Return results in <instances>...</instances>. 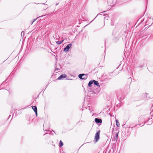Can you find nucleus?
Masks as SVG:
<instances>
[{
    "label": "nucleus",
    "mask_w": 153,
    "mask_h": 153,
    "mask_svg": "<svg viewBox=\"0 0 153 153\" xmlns=\"http://www.w3.org/2000/svg\"><path fill=\"white\" fill-rule=\"evenodd\" d=\"M152 116H151L148 119V120L147 122H145L144 124L142 126H143L145 123H147V125H151L152 123V121L153 120V119H152Z\"/></svg>",
    "instance_id": "nucleus-1"
},
{
    "label": "nucleus",
    "mask_w": 153,
    "mask_h": 153,
    "mask_svg": "<svg viewBox=\"0 0 153 153\" xmlns=\"http://www.w3.org/2000/svg\"><path fill=\"white\" fill-rule=\"evenodd\" d=\"M100 132V130H99L95 134L94 139L95 142H97L99 139Z\"/></svg>",
    "instance_id": "nucleus-2"
},
{
    "label": "nucleus",
    "mask_w": 153,
    "mask_h": 153,
    "mask_svg": "<svg viewBox=\"0 0 153 153\" xmlns=\"http://www.w3.org/2000/svg\"><path fill=\"white\" fill-rule=\"evenodd\" d=\"M72 46L71 44H69L67 45V46L64 48V51L65 52H67L69 50V49Z\"/></svg>",
    "instance_id": "nucleus-3"
},
{
    "label": "nucleus",
    "mask_w": 153,
    "mask_h": 153,
    "mask_svg": "<svg viewBox=\"0 0 153 153\" xmlns=\"http://www.w3.org/2000/svg\"><path fill=\"white\" fill-rule=\"evenodd\" d=\"M94 121L97 123H101L102 122V120L98 118H95Z\"/></svg>",
    "instance_id": "nucleus-4"
},
{
    "label": "nucleus",
    "mask_w": 153,
    "mask_h": 153,
    "mask_svg": "<svg viewBox=\"0 0 153 153\" xmlns=\"http://www.w3.org/2000/svg\"><path fill=\"white\" fill-rule=\"evenodd\" d=\"M66 77V75L65 74H63L61 75L58 78V79L59 80L63 79Z\"/></svg>",
    "instance_id": "nucleus-5"
},
{
    "label": "nucleus",
    "mask_w": 153,
    "mask_h": 153,
    "mask_svg": "<svg viewBox=\"0 0 153 153\" xmlns=\"http://www.w3.org/2000/svg\"><path fill=\"white\" fill-rule=\"evenodd\" d=\"M153 20L152 19H148L147 21H146V24L147 25H149V22H151V23L152 24V22H153Z\"/></svg>",
    "instance_id": "nucleus-6"
},
{
    "label": "nucleus",
    "mask_w": 153,
    "mask_h": 153,
    "mask_svg": "<svg viewBox=\"0 0 153 153\" xmlns=\"http://www.w3.org/2000/svg\"><path fill=\"white\" fill-rule=\"evenodd\" d=\"M94 84L100 87L99 83L97 81H96L95 80H93Z\"/></svg>",
    "instance_id": "nucleus-7"
},
{
    "label": "nucleus",
    "mask_w": 153,
    "mask_h": 153,
    "mask_svg": "<svg viewBox=\"0 0 153 153\" xmlns=\"http://www.w3.org/2000/svg\"><path fill=\"white\" fill-rule=\"evenodd\" d=\"M117 98L120 101L122 100L124 98V96H117Z\"/></svg>",
    "instance_id": "nucleus-8"
},
{
    "label": "nucleus",
    "mask_w": 153,
    "mask_h": 153,
    "mask_svg": "<svg viewBox=\"0 0 153 153\" xmlns=\"http://www.w3.org/2000/svg\"><path fill=\"white\" fill-rule=\"evenodd\" d=\"M87 74H84V75L83 76V77H82V79L83 80H85L87 79Z\"/></svg>",
    "instance_id": "nucleus-9"
},
{
    "label": "nucleus",
    "mask_w": 153,
    "mask_h": 153,
    "mask_svg": "<svg viewBox=\"0 0 153 153\" xmlns=\"http://www.w3.org/2000/svg\"><path fill=\"white\" fill-rule=\"evenodd\" d=\"M93 83V80H91V81H90L88 83V86L89 87H91V85Z\"/></svg>",
    "instance_id": "nucleus-10"
},
{
    "label": "nucleus",
    "mask_w": 153,
    "mask_h": 153,
    "mask_svg": "<svg viewBox=\"0 0 153 153\" xmlns=\"http://www.w3.org/2000/svg\"><path fill=\"white\" fill-rule=\"evenodd\" d=\"M32 108L35 112L37 111V108L36 106H33Z\"/></svg>",
    "instance_id": "nucleus-11"
},
{
    "label": "nucleus",
    "mask_w": 153,
    "mask_h": 153,
    "mask_svg": "<svg viewBox=\"0 0 153 153\" xmlns=\"http://www.w3.org/2000/svg\"><path fill=\"white\" fill-rule=\"evenodd\" d=\"M83 75H84L83 74H79L78 75V77L81 79H82V77Z\"/></svg>",
    "instance_id": "nucleus-12"
},
{
    "label": "nucleus",
    "mask_w": 153,
    "mask_h": 153,
    "mask_svg": "<svg viewBox=\"0 0 153 153\" xmlns=\"http://www.w3.org/2000/svg\"><path fill=\"white\" fill-rule=\"evenodd\" d=\"M63 145V143L61 140H60L59 144V146L60 147H62Z\"/></svg>",
    "instance_id": "nucleus-13"
},
{
    "label": "nucleus",
    "mask_w": 153,
    "mask_h": 153,
    "mask_svg": "<svg viewBox=\"0 0 153 153\" xmlns=\"http://www.w3.org/2000/svg\"><path fill=\"white\" fill-rule=\"evenodd\" d=\"M64 41V40H62V41H58L57 42H56L57 44L58 45H60L61 43H62Z\"/></svg>",
    "instance_id": "nucleus-14"
},
{
    "label": "nucleus",
    "mask_w": 153,
    "mask_h": 153,
    "mask_svg": "<svg viewBox=\"0 0 153 153\" xmlns=\"http://www.w3.org/2000/svg\"><path fill=\"white\" fill-rule=\"evenodd\" d=\"M116 125L117 127H119L120 125V123L119 122V121L118 120H116Z\"/></svg>",
    "instance_id": "nucleus-15"
},
{
    "label": "nucleus",
    "mask_w": 153,
    "mask_h": 153,
    "mask_svg": "<svg viewBox=\"0 0 153 153\" xmlns=\"http://www.w3.org/2000/svg\"><path fill=\"white\" fill-rule=\"evenodd\" d=\"M45 16V15H42V16H39V17H38L37 18H36V19H33V22L32 23V24L37 19V18H39L40 17H42V16Z\"/></svg>",
    "instance_id": "nucleus-16"
},
{
    "label": "nucleus",
    "mask_w": 153,
    "mask_h": 153,
    "mask_svg": "<svg viewBox=\"0 0 153 153\" xmlns=\"http://www.w3.org/2000/svg\"><path fill=\"white\" fill-rule=\"evenodd\" d=\"M90 96H86H86H85V97H84V101H85V100H86V99H90Z\"/></svg>",
    "instance_id": "nucleus-17"
},
{
    "label": "nucleus",
    "mask_w": 153,
    "mask_h": 153,
    "mask_svg": "<svg viewBox=\"0 0 153 153\" xmlns=\"http://www.w3.org/2000/svg\"><path fill=\"white\" fill-rule=\"evenodd\" d=\"M48 125H49V126L48 127V129H45V128H44V131H49V127H50V126H49V124L48 123Z\"/></svg>",
    "instance_id": "nucleus-18"
},
{
    "label": "nucleus",
    "mask_w": 153,
    "mask_h": 153,
    "mask_svg": "<svg viewBox=\"0 0 153 153\" xmlns=\"http://www.w3.org/2000/svg\"><path fill=\"white\" fill-rule=\"evenodd\" d=\"M118 138V137H116V136L114 138V140H112V141H116L117 140V139Z\"/></svg>",
    "instance_id": "nucleus-19"
},
{
    "label": "nucleus",
    "mask_w": 153,
    "mask_h": 153,
    "mask_svg": "<svg viewBox=\"0 0 153 153\" xmlns=\"http://www.w3.org/2000/svg\"><path fill=\"white\" fill-rule=\"evenodd\" d=\"M38 97L39 96H37L36 98H33V102H34L35 101H36V99L38 98Z\"/></svg>",
    "instance_id": "nucleus-20"
},
{
    "label": "nucleus",
    "mask_w": 153,
    "mask_h": 153,
    "mask_svg": "<svg viewBox=\"0 0 153 153\" xmlns=\"http://www.w3.org/2000/svg\"><path fill=\"white\" fill-rule=\"evenodd\" d=\"M60 68H61L60 66L59 68H56V67H55V68H56V70H59L60 69Z\"/></svg>",
    "instance_id": "nucleus-21"
},
{
    "label": "nucleus",
    "mask_w": 153,
    "mask_h": 153,
    "mask_svg": "<svg viewBox=\"0 0 153 153\" xmlns=\"http://www.w3.org/2000/svg\"><path fill=\"white\" fill-rule=\"evenodd\" d=\"M118 133H119V132H118L117 133H116V136H116V137H118Z\"/></svg>",
    "instance_id": "nucleus-22"
},
{
    "label": "nucleus",
    "mask_w": 153,
    "mask_h": 153,
    "mask_svg": "<svg viewBox=\"0 0 153 153\" xmlns=\"http://www.w3.org/2000/svg\"><path fill=\"white\" fill-rule=\"evenodd\" d=\"M137 125H135L134 127H129V128H133V127H136L137 126Z\"/></svg>",
    "instance_id": "nucleus-23"
},
{
    "label": "nucleus",
    "mask_w": 153,
    "mask_h": 153,
    "mask_svg": "<svg viewBox=\"0 0 153 153\" xmlns=\"http://www.w3.org/2000/svg\"><path fill=\"white\" fill-rule=\"evenodd\" d=\"M88 109L90 111H92V109H91V108H90L89 107V108Z\"/></svg>",
    "instance_id": "nucleus-24"
},
{
    "label": "nucleus",
    "mask_w": 153,
    "mask_h": 153,
    "mask_svg": "<svg viewBox=\"0 0 153 153\" xmlns=\"http://www.w3.org/2000/svg\"><path fill=\"white\" fill-rule=\"evenodd\" d=\"M35 112V113L36 115V116H37V111H36H36Z\"/></svg>",
    "instance_id": "nucleus-25"
},
{
    "label": "nucleus",
    "mask_w": 153,
    "mask_h": 153,
    "mask_svg": "<svg viewBox=\"0 0 153 153\" xmlns=\"http://www.w3.org/2000/svg\"><path fill=\"white\" fill-rule=\"evenodd\" d=\"M52 131H53L54 132L55 134H56V133L54 131H53V130H52Z\"/></svg>",
    "instance_id": "nucleus-26"
},
{
    "label": "nucleus",
    "mask_w": 153,
    "mask_h": 153,
    "mask_svg": "<svg viewBox=\"0 0 153 153\" xmlns=\"http://www.w3.org/2000/svg\"><path fill=\"white\" fill-rule=\"evenodd\" d=\"M45 125H46V124H45V123H44V125H43L44 127V126H45Z\"/></svg>",
    "instance_id": "nucleus-27"
},
{
    "label": "nucleus",
    "mask_w": 153,
    "mask_h": 153,
    "mask_svg": "<svg viewBox=\"0 0 153 153\" xmlns=\"http://www.w3.org/2000/svg\"><path fill=\"white\" fill-rule=\"evenodd\" d=\"M24 33V32H23L22 31V33H21V34H22V33Z\"/></svg>",
    "instance_id": "nucleus-28"
},
{
    "label": "nucleus",
    "mask_w": 153,
    "mask_h": 153,
    "mask_svg": "<svg viewBox=\"0 0 153 153\" xmlns=\"http://www.w3.org/2000/svg\"><path fill=\"white\" fill-rule=\"evenodd\" d=\"M145 94L146 95H148V94L147 93H145Z\"/></svg>",
    "instance_id": "nucleus-29"
},
{
    "label": "nucleus",
    "mask_w": 153,
    "mask_h": 153,
    "mask_svg": "<svg viewBox=\"0 0 153 153\" xmlns=\"http://www.w3.org/2000/svg\"><path fill=\"white\" fill-rule=\"evenodd\" d=\"M98 15H97V16H96V17H95V18H96V17H97V16H98Z\"/></svg>",
    "instance_id": "nucleus-30"
},
{
    "label": "nucleus",
    "mask_w": 153,
    "mask_h": 153,
    "mask_svg": "<svg viewBox=\"0 0 153 153\" xmlns=\"http://www.w3.org/2000/svg\"><path fill=\"white\" fill-rule=\"evenodd\" d=\"M98 15H97V16H96V17H95V18H96V17H97V16H98Z\"/></svg>",
    "instance_id": "nucleus-31"
},
{
    "label": "nucleus",
    "mask_w": 153,
    "mask_h": 153,
    "mask_svg": "<svg viewBox=\"0 0 153 153\" xmlns=\"http://www.w3.org/2000/svg\"><path fill=\"white\" fill-rule=\"evenodd\" d=\"M98 15H97V16H96V17H95V18H96V17H97V16H98Z\"/></svg>",
    "instance_id": "nucleus-32"
},
{
    "label": "nucleus",
    "mask_w": 153,
    "mask_h": 153,
    "mask_svg": "<svg viewBox=\"0 0 153 153\" xmlns=\"http://www.w3.org/2000/svg\"><path fill=\"white\" fill-rule=\"evenodd\" d=\"M98 15H97V16H96V17H95V18H96V17H97V16H98Z\"/></svg>",
    "instance_id": "nucleus-33"
},
{
    "label": "nucleus",
    "mask_w": 153,
    "mask_h": 153,
    "mask_svg": "<svg viewBox=\"0 0 153 153\" xmlns=\"http://www.w3.org/2000/svg\"><path fill=\"white\" fill-rule=\"evenodd\" d=\"M98 15H97V16H96V17H95V18H96V17H97V16H98Z\"/></svg>",
    "instance_id": "nucleus-34"
},
{
    "label": "nucleus",
    "mask_w": 153,
    "mask_h": 153,
    "mask_svg": "<svg viewBox=\"0 0 153 153\" xmlns=\"http://www.w3.org/2000/svg\"><path fill=\"white\" fill-rule=\"evenodd\" d=\"M98 15H97V16H96V17H95V18H96V17H97V16H98Z\"/></svg>",
    "instance_id": "nucleus-35"
},
{
    "label": "nucleus",
    "mask_w": 153,
    "mask_h": 153,
    "mask_svg": "<svg viewBox=\"0 0 153 153\" xmlns=\"http://www.w3.org/2000/svg\"><path fill=\"white\" fill-rule=\"evenodd\" d=\"M48 134V133H46V134H44V135H45V134Z\"/></svg>",
    "instance_id": "nucleus-36"
},
{
    "label": "nucleus",
    "mask_w": 153,
    "mask_h": 153,
    "mask_svg": "<svg viewBox=\"0 0 153 153\" xmlns=\"http://www.w3.org/2000/svg\"><path fill=\"white\" fill-rule=\"evenodd\" d=\"M93 20L92 21H91L90 22V23H91V22H92V21L93 20Z\"/></svg>",
    "instance_id": "nucleus-37"
},
{
    "label": "nucleus",
    "mask_w": 153,
    "mask_h": 153,
    "mask_svg": "<svg viewBox=\"0 0 153 153\" xmlns=\"http://www.w3.org/2000/svg\"><path fill=\"white\" fill-rule=\"evenodd\" d=\"M140 118H138V120H140Z\"/></svg>",
    "instance_id": "nucleus-38"
},
{
    "label": "nucleus",
    "mask_w": 153,
    "mask_h": 153,
    "mask_svg": "<svg viewBox=\"0 0 153 153\" xmlns=\"http://www.w3.org/2000/svg\"><path fill=\"white\" fill-rule=\"evenodd\" d=\"M100 13H99V14H98V15H100Z\"/></svg>",
    "instance_id": "nucleus-39"
},
{
    "label": "nucleus",
    "mask_w": 153,
    "mask_h": 153,
    "mask_svg": "<svg viewBox=\"0 0 153 153\" xmlns=\"http://www.w3.org/2000/svg\"><path fill=\"white\" fill-rule=\"evenodd\" d=\"M58 5V4H56V5Z\"/></svg>",
    "instance_id": "nucleus-40"
}]
</instances>
